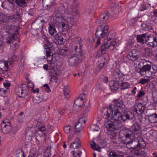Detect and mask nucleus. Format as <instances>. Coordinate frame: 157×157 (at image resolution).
Masks as SVG:
<instances>
[{"instance_id": "obj_48", "label": "nucleus", "mask_w": 157, "mask_h": 157, "mask_svg": "<svg viewBox=\"0 0 157 157\" xmlns=\"http://www.w3.org/2000/svg\"><path fill=\"white\" fill-rule=\"evenodd\" d=\"M0 20L3 22H6L7 21V17L3 13H2L0 15Z\"/></svg>"}, {"instance_id": "obj_1", "label": "nucleus", "mask_w": 157, "mask_h": 157, "mask_svg": "<svg viewBox=\"0 0 157 157\" xmlns=\"http://www.w3.org/2000/svg\"><path fill=\"white\" fill-rule=\"evenodd\" d=\"M124 110H121L119 109L113 108L112 105L105 108L102 110L101 115L103 118L106 120L112 117L114 120L122 121L124 122L127 120L132 119L134 115L130 111L125 112L124 115L121 112Z\"/></svg>"}, {"instance_id": "obj_37", "label": "nucleus", "mask_w": 157, "mask_h": 157, "mask_svg": "<svg viewBox=\"0 0 157 157\" xmlns=\"http://www.w3.org/2000/svg\"><path fill=\"white\" fill-rule=\"evenodd\" d=\"M149 63H151L149 61L146 60L145 59H142L140 62L138 63V65L142 64L143 66H147V65H151L149 64Z\"/></svg>"}, {"instance_id": "obj_32", "label": "nucleus", "mask_w": 157, "mask_h": 157, "mask_svg": "<svg viewBox=\"0 0 157 157\" xmlns=\"http://www.w3.org/2000/svg\"><path fill=\"white\" fill-rule=\"evenodd\" d=\"M121 89V90H124L129 89L130 86V84L127 82H122L120 84Z\"/></svg>"}, {"instance_id": "obj_24", "label": "nucleus", "mask_w": 157, "mask_h": 157, "mask_svg": "<svg viewBox=\"0 0 157 157\" xmlns=\"http://www.w3.org/2000/svg\"><path fill=\"white\" fill-rule=\"evenodd\" d=\"M138 143L136 148H139L140 149L144 148L146 146V144L143 139L140 137H137Z\"/></svg>"}, {"instance_id": "obj_58", "label": "nucleus", "mask_w": 157, "mask_h": 157, "mask_svg": "<svg viewBox=\"0 0 157 157\" xmlns=\"http://www.w3.org/2000/svg\"><path fill=\"white\" fill-rule=\"evenodd\" d=\"M28 86L30 88H32V89L34 88V85L32 82L29 81L28 82Z\"/></svg>"}, {"instance_id": "obj_26", "label": "nucleus", "mask_w": 157, "mask_h": 157, "mask_svg": "<svg viewBox=\"0 0 157 157\" xmlns=\"http://www.w3.org/2000/svg\"><path fill=\"white\" fill-rule=\"evenodd\" d=\"M147 33L137 35L136 37L137 42L141 44H144L145 42L144 39L147 38Z\"/></svg>"}, {"instance_id": "obj_38", "label": "nucleus", "mask_w": 157, "mask_h": 157, "mask_svg": "<svg viewBox=\"0 0 157 157\" xmlns=\"http://www.w3.org/2000/svg\"><path fill=\"white\" fill-rule=\"evenodd\" d=\"M43 100V99L40 97L36 96L33 98V101L34 104H36L40 103Z\"/></svg>"}, {"instance_id": "obj_23", "label": "nucleus", "mask_w": 157, "mask_h": 157, "mask_svg": "<svg viewBox=\"0 0 157 157\" xmlns=\"http://www.w3.org/2000/svg\"><path fill=\"white\" fill-rule=\"evenodd\" d=\"M9 66L6 61H3L0 60V70L4 71L8 70Z\"/></svg>"}, {"instance_id": "obj_33", "label": "nucleus", "mask_w": 157, "mask_h": 157, "mask_svg": "<svg viewBox=\"0 0 157 157\" xmlns=\"http://www.w3.org/2000/svg\"><path fill=\"white\" fill-rule=\"evenodd\" d=\"M55 0H42L43 6H51L54 2Z\"/></svg>"}, {"instance_id": "obj_22", "label": "nucleus", "mask_w": 157, "mask_h": 157, "mask_svg": "<svg viewBox=\"0 0 157 157\" xmlns=\"http://www.w3.org/2000/svg\"><path fill=\"white\" fill-rule=\"evenodd\" d=\"M33 132L30 130H28L26 133L25 137L24 140L25 143L27 144L30 142L32 139V137L33 136Z\"/></svg>"}, {"instance_id": "obj_52", "label": "nucleus", "mask_w": 157, "mask_h": 157, "mask_svg": "<svg viewBox=\"0 0 157 157\" xmlns=\"http://www.w3.org/2000/svg\"><path fill=\"white\" fill-rule=\"evenodd\" d=\"M86 122V118L84 117H82L79 118L78 122L79 123H81L82 125H85Z\"/></svg>"}, {"instance_id": "obj_39", "label": "nucleus", "mask_w": 157, "mask_h": 157, "mask_svg": "<svg viewBox=\"0 0 157 157\" xmlns=\"http://www.w3.org/2000/svg\"><path fill=\"white\" fill-rule=\"evenodd\" d=\"M63 130L66 134H71L72 132V129L70 126L68 125L65 126L63 128Z\"/></svg>"}, {"instance_id": "obj_2", "label": "nucleus", "mask_w": 157, "mask_h": 157, "mask_svg": "<svg viewBox=\"0 0 157 157\" xmlns=\"http://www.w3.org/2000/svg\"><path fill=\"white\" fill-rule=\"evenodd\" d=\"M65 13L63 16L57 14L55 20L56 25L61 28L63 31L69 29V24L73 25L74 23L73 18H77L78 16V12L74 11L71 9H67Z\"/></svg>"}, {"instance_id": "obj_62", "label": "nucleus", "mask_w": 157, "mask_h": 157, "mask_svg": "<svg viewBox=\"0 0 157 157\" xmlns=\"http://www.w3.org/2000/svg\"><path fill=\"white\" fill-rule=\"evenodd\" d=\"M33 150H31L30 151V153L29 155L28 156V157H35L34 156L36 155V153H32V151H33Z\"/></svg>"}, {"instance_id": "obj_42", "label": "nucleus", "mask_w": 157, "mask_h": 157, "mask_svg": "<svg viewBox=\"0 0 157 157\" xmlns=\"http://www.w3.org/2000/svg\"><path fill=\"white\" fill-rule=\"evenodd\" d=\"M144 53L146 56H150V54L152 53V50L149 48H145L144 49Z\"/></svg>"}, {"instance_id": "obj_54", "label": "nucleus", "mask_w": 157, "mask_h": 157, "mask_svg": "<svg viewBox=\"0 0 157 157\" xmlns=\"http://www.w3.org/2000/svg\"><path fill=\"white\" fill-rule=\"evenodd\" d=\"M43 86L44 87H45V90L47 92L49 93L51 92V90L48 84H45Z\"/></svg>"}, {"instance_id": "obj_25", "label": "nucleus", "mask_w": 157, "mask_h": 157, "mask_svg": "<svg viewBox=\"0 0 157 157\" xmlns=\"http://www.w3.org/2000/svg\"><path fill=\"white\" fill-rule=\"evenodd\" d=\"M148 120L151 123H157V114L155 113L147 115Z\"/></svg>"}, {"instance_id": "obj_8", "label": "nucleus", "mask_w": 157, "mask_h": 157, "mask_svg": "<svg viewBox=\"0 0 157 157\" xmlns=\"http://www.w3.org/2000/svg\"><path fill=\"white\" fill-rule=\"evenodd\" d=\"M81 55L80 53L78 54H75L70 55L68 61L69 66H71L76 65L81 61Z\"/></svg>"}, {"instance_id": "obj_34", "label": "nucleus", "mask_w": 157, "mask_h": 157, "mask_svg": "<svg viewBox=\"0 0 157 157\" xmlns=\"http://www.w3.org/2000/svg\"><path fill=\"white\" fill-rule=\"evenodd\" d=\"M48 31L50 34L52 36L55 35L57 32L55 26L53 25H49L48 27Z\"/></svg>"}, {"instance_id": "obj_7", "label": "nucleus", "mask_w": 157, "mask_h": 157, "mask_svg": "<svg viewBox=\"0 0 157 157\" xmlns=\"http://www.w3.org/2000/svg\"><path fill=\"white\" fill-rule=\"evenodd\" d=\"M15 92L19 97H25L28 94V87L25 84H22L16 88Z\"/></svg>"}, {"instance_id": "obj_16", "label": "nucleus", "mask_w": 157, "mask_h": 157, "mask_svg": "<svg viewBox=\"0 0 157 157\" xmlns=\"http://www.w3.org/2000/svg\"><path fill=\"white\" fill-rule=\"evenodd\" d=\"M10 124L9 119H5L3 120L1 124V127L3 133L6 134L9 132L8 130H6L7 128L10 127Z\"/></svg>"}, {"instance_id": "obj_61", "label": "nucleus", "mask_w": 157, "mask_h": 157, "mask_svg": "<svg viewBox=\"0 0 157 157\" xmlns=\"http://www.w3.org/2000/svg\"><path fill=\"white\" fill-rule=\"evenodd\" d=\"M136 149L138 151L137 152H136L135 153V154L136 155L138 156H141L142 154L141 153V151H139L138 149V148H136Z\"/></svg>"}, {"instance_id": "obj_35", "label": "nucleus", "mask_w": 157, "mask_h": 157, "mask_svg": "<svg viewBox=\"0 0 157 157\" xmlns=\"http://www.w3.org/2000/svg\"><path fill=\"white\" fill-rule=\"evenodd\" d=\"M132 133H133L131 130L126 129L124 131L123 135L125 137L128 138L130 137Z\"/></svg>"}, {"instance_id": "obj_46", "label": "nucleus", "mask_w": 157, "mask_h": 157, "mask_svg": "<svg viewBox=\"0 0 157 157\" xmlns=\"http://www.w3.org/2000/svg\"><path fill=\"white\" fill-rule=\"evenodd\" d=\"M90 128L92 131H98L100 129L99 127L94 124L90 126Z\"/></svg>"}, {"instance_id": "obj_40", "label": "nucleus", "mask_w": 157, "mask_h": 157, "mask_svg": "<svg viewBox=\"0 0 157 157\" xmlns=\"http://www.w3.org/2000/svg\"><path fill=\"white\" fill-rule=\"evenodd\" d=\"M122 143L126 144V147L128 149H130L133 147L132 146V141L131 140L130 141H127L126 140L122 141Z\"/></svg>"}, {"instance_id": "obj_18", "label": "nucleus", "mask_w": 157, "mask_h": 157, "mask_svg": "<svg viewBox=\"0 0 157 157\" xmlns=\"http://www.w3.org/2000/svg\"><path fill=\"white\" fill-rule=\"evenodd\" d=\"M75 44H73L75 46L74 49L75 51L80 53L82 51L81 45L80 44L81 38L79 37L75 38Z\"/></svg>"}, {"instance_id": "obj_50", "label": "nucleus", "mask_w": 157, "mask_h": 157, "mask_svg": "<svg viewBox=\"0 0 157 157\" xmlns=\"http://www.w3.org/2000/svg\"><path fill=\"white\" fill-rule=\"evenodd\" d=\"M67 86H65L64 87L63 90L64 92V94L66 98H69V90L67 89Z\"/></svg>"}, {"instance_id": "obj_9", "label": "nucleus", "mask_w": 157, "mask_h": 157, "mask_svg": "<svg viewBox=\"0 0 157 157\" xmlns=\"http://www.w3.org/2000/svg\"><path fill=\"white\" fill-rule=\"evenodd\" d=\"M147 39H145V43L149 47L152 48L157 46V38L153 35H147Z\"/></svg>"}, {"instance_id": "obj_11", "label": "nucleus", "mask_w": 157, "mask_h": 157, "mask_svg": "<svg viewBox=\"0 0 157 157\" xmlns=\"http://www.w3.org/2000/svg\"><path fill=\"white\" fill-rule=\"evenodd\" d=\"M124 75L121 72L120 69L116 68L113 71L112 75V77L115 80H120L122 81L124 79Z\"/></svg>"}, {"instance_id": "obj_3", "label": "nucleus", "mask_w": 157, "mask_h": 157, "mask_svg": "<svg viewBox=\"0 0 157 157\" xmlns=\"http://www.w3.org/2000/svg\"><path fill=\"white\" fill-rule=\"evenodd\" d=\"M109 28V26L104 24L100 25L98 28L95 33L97 39V45L96 48L100 44L101 39L107 33Z\"/></svg>"}, {"instance_id": "obj_6", "label": "nucleus", "mask_w": 157, "mask_h": 157, "mask_svg": "<svg viewBox=\"0 0 157 157\" xmlns=\"http://www.w3.org/2000/svg\"><path fill=\"white\" fill-rule=\"evenodd\" d=\"M139 72L142 76L150 78L155 75L156 71L153 68L151 69V65H147L142 66Z\"/></svg>"}, {"instance_id": "obj_10", "label": "nucleus", "mask_w": 157, "mask_h": 157, "mask_svg": "<svg viewBox=\"0 0 157 157\" xmlns=\"http://www.w3.org/2000/svg\"><path fill=\"white\" fill-rule=\"evenodd\" d=\"M3 29L6 33L8 34H14V32L17 31V30L14 25H10L8 23L4 25Z\"/></svg>"}, {"instance_id": "obj_13", "label": "nucleus", "mask_w": 157, "mask_h": 157, "mask_svg": "<svg viewBox=\"0 0 157 157\" xmlns=\"http://www.w3.org/2000/svg\"><path fill=\"white\" fill-rule=\"evenodd\" d=\"M113 107L117 108L116 109H119L121 110H125V106L124 105L123 101L120 99L113 100Z\"/></svg>"}, {"instance_id": "obj_59", "label": "nucleus", "mask_w": 157, "mask_h": 157, "mask_svg": "<svg viewBox=\"0 0 157 157\" xmlns=\"http://www.w3.org/2000/svg\"><path fill=\"white\" fill-rule=\"evenodd\" d=\"M137 88L136 86H134L133 89L131 90V92L132 94L135 95L136 93V90H137Z\"/></svg>"}, {"instance_id": "obj_55", "label": "nucleus", "mask_w": 157, "mask_h": 157, "mask_svg": "<svg viewBox=\"0 0 157 157\" xmlns=\"http://www.w3.org/2000/svg\"><path fill=\"white\" fill-rule=\"evenodd\" d=\"M87 103H85V104L84 108L85 109V111L86 113L89 112L90 109V106L89 105H88Z\"/></svg>"}, {"instance_id": "obj_41", "label": "nucleus", "mask_w": 157, "mask_h": 157, "mask_svg": "<svg viewBox=\"0 0 157 157\" xmlns=\"http://www.w3.org/2000/svg\"><path fill=\"white\" fill-rule=\"evenodd\" d=\"M72 153L73 155V157H80L82 154L81 152L78 150L73 151H72Z\"/></svg>"}, {"instance_id": "obj_63", "label": "nucleus", "mask_w": 157, "mask_h": 157, "mask_svg": "<svg viewBox=\"0 0 157 157\" xmlns=\"http://www.w3.org/2000/svg\"><path fill=\"white\" fill-rule=\"evenodd\" d=\"M31 91L33 93H35L36 92V93H38L39 91V89H38V88H37L36 90H35V89H34V88H33L31 89Z\"/></svg>"}, {"instance_id": "obj_4", "label": "nucleus", "mask_w": 157, "mask_h": 157, "mask_svg": "<svg viewBox=\"0 0 157 157\" xmlns=\"http://www.w3.org/2000/svg\"><path fill=\"white\" fill-rule=\"evenodd\" d=\"M116 42L115 41L111 38H106L104 40V44L102 45L99 50V53L104 54L105 53L106 50L109 48L111 51L114 49Z\"/></svg>"}, {"instance_id": "obj_49", "label": "nucleus", "mask_w": 157, "mask_h": 157, "mask_svg": "<svg viewBox=\"0 0 157 157\" xmlns=\"http://www.w3.org/2000/svg\"><path fill=\"white\" fill-rule=\"evenodd\" d=\"M148 7L147 4L144 5L141 4L140 6L139 10L140 11H144L146 10L147 8Z\"/></svg>"}, {"instance_id": "obj_31", "label": "nucleus", "mask_w": 157, "mask_h": 157, "mask_svg": "<svg viewBox=\"0 0 157 157\" xmlns=\"http://www.w3.org/2000/svg\"><path fill=\"white\" fill-rule=\"evenodd\" d=\"M36 127L40 131H45L46 129L44 124L40 121L37 122Z\"/></svg>"}, {"instance_id": "obj_47", "label": "nucleus", "mask_w": 157, "mask_h": 157, "mask_svg": "<svg viewBox=\"0 0 157 157\" xmlns=\"http://www.w3.org/2000/svg\"><path fill=\"white\" fill-rule=\"evenodd\" d=\"M150 81V80L148 79L145 78H141L139 80V82L142 84H144L148 83Z\"/></svg>"}, {"instance_id": "obj_12", "label": "nucleus", "mask_w": 157, "mask_h": 157, "mask_svg": "<svg viewBox=\"0 0 157 157\" xmlns=\"http://www.w3.org/2000/svg\"><path fill=\"white\" fill-rule=\"evenodd\" d=\"M130 129L134 134L138 135L140 132L141 125L138 122L136 121L131 127Z\"/></svg>"}, {"instance_id": "obj_27", "label": "nucleus", "mask_w": 157, "mask_h": 157, "mask_svg": "<svg viewBox=\"0 0 157 157\" xmlns=\"http://www.w3.org/2000/svg\"><path fill=\"white\" fill-rule=\"evenodd\" d=\"M110 15V14L109 13H104L100 14L99 17L100 20L101 21H102V22H101V23H104L106 22Z\"/></svg>"}, {"instance_id": "obj_45", "label": "nucleus", "mask_w": 157, "mask_h": 157, "mask_svg": "<svg viewBox=\"0 0 157 157\" xmlns=\"http://www.w3.org/2000/svg\"><path fill=\"white\" fill-rule=\"evenodd\" d=\"M109 157H124V156L122 155H118L115 152L111 151L109 154Z\"/></svg>"}, {"instance_id": "obj_21", "label": "nucleus", "mask_w": 157, "mask_h": 157, "mask_svg": "<svg viewBox=\"0 0 157 157\" xmlns=\"http://www.w3.org/2000/svg\"><path fill=\"white\" fill-rule=\"evenodd\" d=\"M21 17L19 12H17L11 15L8 17L9 20H14L15 21H21Z\"/></svg>"}, {"instance_id": "obj_20", "label": "nucleus", "mask_w": 157, "mask_h": 157, "mask_svg": "<svg viewBox=\"0 0 157 157\" xmlns=\"http://www.w3.org/2000/svg\"><path fill=\"white\" fill-rule=\"evenodd\" d=\"M118 80L112 81L109 82V85L111 90L113 91H117L120 87V85Z\"/></svg>"}, {"instance_id": "obj_19", "label": "nucleus", "mask_w": 157, "mask_h": 157, "mask_svg": "<svg viewBox=\"0 0 157 157\" xmlns=\"http://www.w3.org/2000/svg\"><path fill=\"white\" fill-rule=\"evenodd\" d=\"M81 97L77 98L75 100L73 106L74 107H76L77 106L80 107L83 104V100L85 97V95L83 94H81L80 95Z\"/></svg>"}, {"instance_id": "obj_15", "label": "nucleus", "mask_w": 157, "mask_h": 157, "mask_svg": "<svg viewBox=\"0 0 157 157\" xmlns=\"http://www.w3.org/2000/svg\"><path fill=\"white\" fill-rule=\"evenodd\" d=\"M139 56L136 49H133L127 55V58L130 60L135 61L138 59Z\"/></svg>"}, {"instance_id": "obj_17", "label": "nucleus", "mask_w": 157, "mask_h": 157, "mask_svg": "<svg viewBox=\"0 0 157 157\" xmlns=\"http://www.w3.org/2000/svg\"><path fill=\"white\" fill-rule=\"evenodd\" d=\"M144 105L141 103H138L135 106L134 111L138 115L142 114L145 110Z\"/></svg>"}, {"instance_id": "obj_28", "label": "nucleus", "mask_w": 157, "mask_h": 157, "mask_svg": "<svg viewBox=\"0 0 157 157\" xmlns=\"http://www.w3.org/2000/svg\"><path fill=\"white\" fill-rule=\"evenodd\" d=\"M90 144L91 147L93 150L99 152L101 151V147L97 144L94 141H90Z\"/></svg>"}, {"instance_id": "obj_36", "label": "nucleus", "mask_w": 157, "mask_h": 157, "mask_svg": "<svg viewBox=\"0 0 157 157\" xmlns=\"http://www.w3.org/2000/svg\"><path fill=\"white\" fill-rule=\"evenodd\" d=\"M146 94L145 92L144 91L142 90H139L136 96V98L138 99H139L140 98L143 97Z\"/></svg>"}, {"instance_id": "obj_53", "label": "nucleus", "mask_w": 157, "mask_h": 157, "mask_svg": "<svg viewBox=\"0 0 157 157\" xmlns=\"http://www.w3.org/2000/svg\"><path fill=\"white\" fill-rule=\"evenodd\" d=\"M16 157H24V154L22 151H17L15 155Z\"/></svg>"}, {"instance_id": "obj_43", "label": "nucleus", "mask_w": 157, "mask_h": 157, "mask_svg": "<svg viewBox=\"0 0 157 157\" xmlns=\"http://www.w3.org/2000/svg\"><path fill=\"white\" fill-rule=\"evenodd\" d=\"M15 2L18 5L21 6H25L26 3L25 0H16Z\"/></svg>"}, {"instance_id": "obj_64", "label": "nucleus", "mask_w": 157, "mask_h": 157, "mask_svg": "<svg viewBox=\"0 0 157 157\" xmlns=\"http://www.w3.org/2000/svg\"><path fill=\"white\" fill-rule=\"evenodd\" d=\"M53 36H54V38L56 40H59V36L57 33L55 34V35H53Z\"/></svg>"}, {"instance_id": "obj_5", "label": "nucleus", "mask_w": 157, "mask_h": 157, "mask_svg": "<svg viewBox=\"0 0 157 157\" xmlns=\"http://www.w3.org/2000/svg\"><path fill=\"white\" fill-rule=\"evenodd\" d=\"M122 121L112 120V121H105L104 126L107 130L111 131L113 130H117L122 128L123 124Z\"/></svg>"}, {"instance_id": "obj_60", "label": "nucleus", "mask_w": 157, "mask_h": 157, "mask_svg": "<svg viewBox=\"0 0 157 157\" xmlns=\"http://www.w3.org/2000/svg\"><path fill=\"white\" fill-rule=\"evenodd\" d=\"M73 137V134H71V133L70 134V135H69L68 136V140L69 141H71L72 140Z\"/></svg>"}, {"instance_id": "obj_30", "label": "nucleus", "mask_w": 157, "mask_h": 157, "mask_svg": "<svg viewBox=\"0 0 157 157\" xmlns=\"http://www.w3.org/2000/svg\"><path fill=\"white\" fill-rule=\"evenodd\" d=\"M16 40L15 39V34H12L11 35H9L7 36L6 38V43L10 44L12 43L14 40Z\"/></svg>"}, {"instance_id": "obj_56", "label": "nucleus", "mask_w": 157, "mask_h": 157, "mask_svg": "<svg viewBox=\"0 0 157 157\" xmlns=\"http://www.w3.org/2000/svg\"><path fill=\"white\" fill-rule=\"evenodd\" d=\"M135 42V40H134L133 39H132L128 40V44L129 45L131 46L133 45L134 44Z\"/></svg>"}, {"instance_id": "obj_14", "label": "nucleus", "mask_w": 157, "mask_h": 157, "mask_svg": "<svg viewBox=\"0 0 157 157\" xmlns=\"http://www.w3.org/2000/svg\"><path fill=\"white\" fill-rule=\"evenodd\" d=\"M46 58L47 62H49V67L51 69H53L55 65L51 61L53 58V56L51 54V50L49 48H47L46 50Z\"/></svg>"}, {"instance_id": "obj_29", "label": "nucleus", "mask_w": 157, "mask_h": 157, "mask_svg": "<svg viewBox=\"0 0 157 157\" xmlns=\"http://www.w3.org/2000/svg\"><path fill=\"white\" fill-rule=\"evenodd\" d=\"M75 128L76 133L80 132L83 128L84 126L78 122H76L75 124Z\"/></svg>"}, {"instance_id": "obj_51", "label": "nucleus", "mask_w": 157, "mask_h": 157, "mask_svg": "<svg viewBox=\"0 0 157 157\" xmlns=\"http://www.w3.org/2000/svg\"><path fill=\"white\" fill-rule=\"evenodd\" d=\"M51 81L52 82L58 83L59 82L58 79L59 78L57 76H55L54 75H52L51 78Z\"/></svg>"}, {"instance_id": "obj_57", "label": "nucleus", "mask_w": 157, "mask_h": 157, "mask_svg": "<svg viewBox=\"0 0 157 157\" xmlns=\"http://www.w3.org/2000/svg\"><path fill=\"white\" fill-rule=\"evenodd\" d=\"M3 85L6 88L8 89L10 87L11 84L9 82H4Z\"/></svg>"}, {"instance_id": "obj_44", "label": "nucleus", "mask_w": 157, "mask_h": 157, "mask_svg": "<svg viewBox=\"0 0 157 157\" xmlns=\"http://www.w3.org/2000/svg\"><path fill=\"white\" fill-rule=\"evenodd\" d=\"M80 144H77L74 142L72 143L71 144L70 146L71 148L75 149H78L80 147Z\"/></svg>"}]
</instances>
